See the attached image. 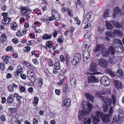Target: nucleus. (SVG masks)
Returning <instances> with one entry per match:
<instances>
[{
    "mask_svg": "<svg viewBox=\"0 0 124 124\" xmlns=\"http://www.w3.org/2000/svg\"><path fill=\"white\" fill-rule=\"evenodd\" d=\"M105 93H102L98 92L95 94L96 96L97 97L99 98L101 100L103 101L106 104L108 105L109 106H110L113 102V104L114 106L116 102V100L115 98V96L113 95L112 96V99L107 100V101H105L104 99L103 96H101L102 95H105Z\"/></svg>",
    "mask_w": 124,
    "mask_h": 124,
    "instance_id": "1",
    "label": "nucleus"
},
{
    "mask_svg": "<svg viewBox=\"0 0 124 124\" xmlns=\"http://www.w3.org/2000/svg\"><path fill=\"white\" fill-rule=\"evenodd\" d=\"M93 105L91 104L88 103L86 105V108H87L86 110L85 109V110H80L79 112V117L81 119L84 117L86 116H87L90 114V111L92 110L93 108Z\"/></svg>",
    "mask_w": 124,
    "mask_h": 124,
    "instance_id": "2",
    "label": "nucleus"
},
{
    "mask_svg": "<svg viewBox=\"0 0 124 124\" xmlns=\"http://www.w3.org/2000/svg\"><path fill=\"white\" fill-rule=\"evenodd\" d=\"M124 111L122 110H120L118 114V116H115L113 119V123L114 124H120L121 121L120 119L124 118Z\"/></svg>",
    "mask_w": 124,
    "mask_h": 124,
    "instance_id": "3",
    "label": "nucleus"
},
{
    "mask_svg": "<svg viewBox=\"0 0 124 124\" xmlns=\"http://www.w3.org/2000/svg\"><path fill=\"white\" fill-rule=\"evenodd\" d=\"M89 70L93 72V73H88V74L91 75H95L96 74H101V72H97L98 69V64L95 62L92 63L90 64Z\"/></svg>",
    "mask_w": 124,
    "mask_h": 124,
    "instance_id": "4",
    "label": "nucleus"
},
{
    "mask_svg": "<svg viewBox=\"0 0 124 124\" xmlns=\"http://www.w3.org/2000/svg\"><path fill=\"white\" fill-rule=\"evenodd\" d=\"M112 24L115 27L118 29L120 28L121 27V25L117 22L114 21H112L106 24L107 28L110 30H112L113 28V26H112Z\"/></svg>",
    "mask_w": 124,
    "mask_h": 124,
    "instance_id": "5",
    "label": "nucleus"
},
{
    "mask_svg": "<svg viewBox=\"0 0 124 124\" xmlns=\"http://www.w3.org/2000/svg\"><path fill=\"white\" fill-rule=\"evenodd\" d=\"M115 50L114 47L110 46L108 50H104L101 52L102 54L103 57H106L108 56L110 53L112 55H114L115 54Z\"/></svg>",
    "mask_w": 124,
    "mask_h": 124,
    "instance_id": "6",
    "label": "nucleus"
},
{
    "mask_svg": "<svg viewBox=\"0 0 124 124\" xmlns=\"http://www.w3.org/2000/svg\"><path fill=\"white\" fill-rule=\"evenodd\" d=\"M27 77L28 78L31 80L32 85H34V82L35 81L36 79V76L35 74L33 72L28 71L27 72Z\"/></svg>",
    "mask_w": 124,
    "mask_h": 124,
    "instance_id": "7",
    "label": "nucleus"
},
{
    "mask_svg": "<svg viewBox=\"0 0 124 124\" xmlns=\"http://www.w3.org/2000/svg\"><path fill=\"white\" fill-rule=\"evenodd\" d=\"M103 115V112L101 111H97L94 113L92 115V118H99L100 117L101 118Z\"/></svg>",
    "mask_w": 124,
    "mask_h": 124,
    "instance_id": "8",
    "label": "nucleus"
},
{
    "mask_svg": "<svg viewBox=\"0 0 124 124\" xmlns=\"http://www.w3.org/2000/svg\"><path fill=\"white\" fill-rule=\"evenodd\" d=\"M99 64L102 67L106 68L108 66V61L105 60L101 58L98 60Z\"/></svg>",
    "mask_w": 124,
    "mask_h": 124,
    "instance_id": "9",
    "label": "nucleus"
},
{
    "mask_svg": "<svg viewBox=\"0 0 124 124\" xmlns=\"http://www.w3.org/2000/svg\"><path fill=\"white\" fill-rule=\"evenodd\" d=\"M104 46L102 44L97 45L96 46L93 48V51L94 53H96L104 49Z\"/></svg>",
    "mask_w": 124,
    "mask_h": 124,
    "instance_id": "10",
    "label": "nucleus"
},
{
    "mask_svg": "<svg viewBox=\"0 0 124 124\" xmlns=\"http://www.w3.org/2000/svg\"><path fill=\"white\" fill-rule=\"evenodd\" d=\"M121 13V11L120 9L118 7H116L114 10L113 11L112 17L114 18L116 16H118L120 15Z\"/></svg>",
    "mask_w": 124,
    "mask_h": 124,
    "instance_id": "11",
    "label": "nucleus"
},
{
    "mask_svg": "<svg viewBox=\"0 0 124 124\" xmlns=\"http://www.w3.org/2000/svg\"><path fill=\"white\" fill-rule=\"evenodd\" d=\"M88 81L89 83L99 82V80L93 76H91V77H88Z\"/></svg>",
    "mask_w": 124,
    "mask_h": 124,
    "instance_id": "12",
    "label": "nucleus"
},
{
    "mask_svg": "<svg viewBox=\"0 0 124 124\" xmlns=\"http://www.w3.org/2000/svg\"><path fill=\"white\" fill-rule=\"evenodd\" d=\"M71 102L70 99L68 98L65 99L63 101L62 106H63L68 107L70 104Z\"/></svg>",
    "mask_w": 124,
    "mask_h": 124,
    "instance_id": "13",
    "label": "nucleus"
},
{
    "mask_svg": "<svg viewBox=\"0 0 124 124\" xmlns=\"http://www.w3.org/2000/svg\"><path fill=\"white\" fill-rule=\"evenodd\" d=\"M14 97L16 98L18 104L19 105H20L22 103V102L21 101L22 99V96H20L18 94L16 93L14 94Z\"/></svg>",
    "mask_w": 124,
    "mask_h": 124,
    "instance_id": "14",
    "label": "nucleus"
},
{
    "mask_svg": "<svg viewBox=\"0 0 124 124\" xmlns=\"http://www.w3.org/2000/svg\"><path fill=\"white\" fill-rule=\"evenodd\" d=\"M20 8L21 10V13H23L22 14H26V13H27L28 14H30V13H28L29 9L27 7L21 6L20 7Z\"/></svg>",
    "mask_w": 124,
    "mask_h": 124,
    "instance_id": "15",
    "label": "nucleus"
},
{
    "mask_svg": "<svg viewBox=\"0 0 124 124\" xmlns=\"http://www.w3.org/2000/svg\"><path fill=\"white\" fill-rule=\"evenodd\" d=\"M11 22V18L8 17L4 18L2 21V23L4 25H8L10 23H9Z\"/></svg>",
    "mask_w": 124,
    "mask_h": 124,
    "instance_id": "16",
    "label": "nucleus"
},
{
    "mask_svg": "<svg viewBox=\"0 0 124 124\" xmlns=\"http://www.w3.org/2000/svg\"><path fill=\"white\" fill-rule=\"evenodd\" d=\"M101 119L103 121L105 122H109V115L108 114H105L103 115L101 117Z\"/></svg>",
    "mask_w": 124,
    "mask_h": 124,
    "instance_id": "17",
    "label": "nucleus"
},
{
    "mask_svg": "<svg viewBox=\"0 0 124 124\" xmlns=\"http://www.w3.org/2000/svg\"><path fill=\"white\" fill-rule=\"evenodd\" d=\"M116 49L117 53L120 54L122 53L124 50V47L122 46H117Z\"/></svg>",
    "mask_w": 124,
    "mask_h": 124,
    "instance_id": "18",
    "label": "nucleus"
},
{
    "mask_svg": "<svg viewBox=\"0 0 124 124\" xmlns=\"http://www.w3.org/2000/svg\"><path fill=\"white\" fill-rule=\"evenodd\" d=\"M104 71L105 72L108 73L113 77H115V75L114 72L112 71L111 69H107L104 70Z\"/></svg>",
    "mask_w": 124,
    "mask_h": 124,
    "instance_id": "19",
    "label": "nucleus"
},
{
    "mask_svg": "<svg viewBox=\"0 0 124 124\" xmlns=\"http://www.w3.org/2000/svg\"><path fill=\"white\" fill-rule=\"evenodd\" d=\"M85 116L82 119H83V118H84V123L85 124H91V118H86V117H85ZM78 117L79 118V119H81L80 118V117H79V115L78 116Z\"/></svg>",
    "mask_w": 124,
    "mask_h": 124,
    "instance_id": "20",
    "label": "nucleus"
},
{
    "mask_svg": "<svg viewBox=\"0 0 124 124\" xmlns=\"http://www.w3.org/2000/svg\"><path fill=\"white\" fill-rule=\"evenodd\" d=\"M113 33L115 35L118 36H123L122 32L119 30H113Z\"/></svg>",
    "mask_w": 124,
    "mask_h": 124,
    "instance_id": "21",
    "label": "nucleus"
},
{
    "mask_svg": "<svg viewBox=\"0 0 124 124\" xmlns=\"http://www.w3.org/2000/svg\"><path fill=\"white\" fill-rule=\"evenodd\" d=\"M91 17V15L90 13H88L85 16V18H84L83 20V22H84L85 23H87L89 21L90 17Z\"/></svg>",
    "mask_w": 124,
    "mask_h": 124,
    "instance_id": "22",
    "label": "nucleus"
},
{
    "mask_svg": "<svg viewBox=\"0 0 124 124\" xmlns=\"http://www.w3.org/2000/svg\"><path fill=\"white\" fill-rule=\"evenodd\" d=\"M10 56H8L4 55L2 57V59L3 60V63H6V64L8 63L9 62V60L10 58Z\"/></svg>",
    "mask_w": 124,
    "mask_h": 124,
    "instance_id": "23",
    "label": "nucleus"
},
{
    "mask_svg": "<svg viewBox=\"0 0 124 124\" xmlns=\"http://www.w3.org/2000/svg\"><path fill=\"white\" fill-rule=\"evenodd\" d=\"M85 96L86 98L88 100H89V101H91L92 102H93V96L91 94L86 93L85 94Z\"/></svg>",
    "mask_w": 124,
    "mask_h": 124,
    "instance_id": "24",
    "label": "nucleus"
},
{
    "mask_svg": "<svg viewBox=\"0 0 124 124\" xmlns=\"http://www.w3.org/2000/svg\"><path fill=\"white\" fill-rule=\"evenodd\" d=\"M14 94H11L9 95L8 97L7 101L8 103H11L13 102L14 100Z\"/></svg>",
    "mask_w": 124,
    "mask_h": 124,
    "instance_id": "25",
    "label": "nucleus"
},
{
    "mask_svg": "<svg viewBox=\"0 0 124 124\" xmlns=\"http://www.w3.org/2000/svg\"><path fill=\"white\" fill-rule=\"evenodd\" d=\"M22 63L29 69H32V65L29 63L24 61H23Z\"/></svg>",
    "mask_w": 124,
    "mask_h": 124,
    "instance_id": "26",
    "label": "nucleus"
},
{
    "mask_svg": "<svg viewBox=\"0 0 124 124\" xmlns=\"http://www.w3.org/2000/svg\"><path fill=\"white\" fill-rule=\"evenodd\" d=\"M10 26L12 30L14 31L17 30V25L16 23H13L10 24Z\"/></svg>",
    "mask_w": 124,
    "mask_h": 124,
    "instance_id": "27",
    "label": "nucleus"
},
{
    "mask_svg": "<svg viewBox=\"0 0 124 124\" xmlns=\"http://www.w3.org/2000/svg\"><path fill=\"white\" fill-rule=\"evenodd\" d=\"M6 35L4 34H2L0 38V42L3 43L7 40Z\"/></svg>",
    "mask_w": 124,
    "mask_h": 124,
    "instance_id": "28",
    "label": "nucleus"
},
{
    "mask_svg": "<svg viewBox=\"0 0 124 124\" xmlns=\"http://www.w3.org/2000/svg\"><path fill=\"white\" fill-rule=\"evenodd\" d=\"M77 55H78V54H76L74 56L73 59L72 61V64L74 65H75L78 63Z\"/></svg>",
    "mask_w": 124,
    "mask_h": 124,
    "instance_id": "29",
    "label": "nucleus"
},
{
    "mask_svg": "<svg viewBox=\"0 0 124 124\" xmlns=\"http://www.w3.org/2000/svg\"><path fill=\"white\" fill-rule=\"evenodd\" d=\"M116 74L119 78L121 77L123 75V72L121 69H119L117 70Z\"/></svg>",
    "mask_w": 124,
    "mask_h": 124,
    "instance_id": "30",
    "label": "nucleus"
},
{
    "mask_svg": "<svg viewBox=\"0 0 124 124\" xmlns=\"http://www.w3.org/2000/svg\"><path fill=\"white\" fill-rule=\"evenodd\" d=\"M108 79V78L107 77H103L100 80V82L102 84L105 85V84L104 83H105L106 81Z\"/></svg>",
    "mask_w": 124,
    "mask_h": 124,
    "instance_id": "31",
    "label": "nucleus"
},
{
    "mask_svg": "<svg viewBox=\"0 0 124 124\" xmlns=\"http://www.w3.org/2000/svg\"><path fill=\"white\" fill-rule=\"evenodd\" d=\"M116 59L114 58L113 57H110L109 58L108 61L111 64H114L116 63Z\"/></svg>",
    "mask_w": 124,
    "mask_h": 124,
    "instance_id": "32",
    "label": "nucleus"
},
{
    "mask_svg": "<svg viewBox=\"0 0 124 124\" xmlns=\"http://www.w3.org/2000/svg\"><path fill=\"white\" fill-rule=\"evenodd\" d=\"M87 103H88L86 102L85 100H83L82 101L81 105L83 109L82 110H85V109L86 108V105Z\"/></svg>",
    "mask_w": 124,
    "mask_h": 124,
    "instance_id": "33",
    "label": "nucleus"
},
{
    "mask_svg": "<svg viewBox=\"0 0 124 124\" xmlns=\"http://www.w3.org/2000/svg\"><path fill=\"white\" fill-rule=\"evenodd\" d=\"M104 29V27L102 25L99 26L98 28V31L101 33H102L103 32Z\"/></svg>",
    "mask_w": 124,
    "mask_h": 124,
    "instance_id": "34",
    "label": "nucleus"
},
{
    "mask_svg": "<svg viewBox=\"0 0 124 124\" xmlns=\"http://www.w3.org/2000/svg\"><path fill=\"white\" fill-rule=\"evenodd\" d=\"M55 68L58 70H61V66L60 64V62L57 61L54 64Z\"/></svg>",
    "mask_w": 124,
    "mask_h": 124,
    "instance_id": "35",
    "label": "nucleus"
},
{
    "mask_svg": "<svg viewBox=\"0 0 124 124\" xmlns=\"http://www.w3.org/2000/svg\"><path fill=\"white\" fill-rule=\"evenodd\" d=\"M39 98L37 97H35L33 101V104L34 106H36L38 102Z\"/></svg>",
    "mask_w": 124,
    "mask_h": 124,
    "instance_id": "36",
    "label": "nucleus"
},
{
    "mask_svg": "<svg viewBox=\"0 0 124 124\" xmlns=\"http://www.w3.org/2000/svg\"><path fill=\"white\" fill-rule=\"evenodd\" d=\"M113 42L116 44L120 45H122L123 44L121 41L119 39H114L113 40Z\"/></svg>",
    "mask_w": 124,
    "mask_h": 124,
    "instance_id": "37",
    "label": "nucleus"
},
{
    "mask_svg": "<svg viewBox=\"0 0 124 124\" xmlns=\"http://www.w3.org/2000/svg\"><path fill=\"white\" fill-rule=\"evenodd\" d=\"M113 83L114 85H122V83L120 81L118 80H114Z\"/></svg>",
    "mask_w": 124,
    "mask_h": 124,
    "instance_id": "38",
    "label": "nucleus"
},
{
    "mask_svg": "<svg viewBox=\"0 0 124 124\" xmlns=\"http://www.w3.org/2000/svg\"><path fill=\"white\" fill-rule=\"evenodd\" d=\"M51 35L45 34L42 36V38L44 39H49L51 38Z\"/></svg>",
    "mask_w": 124,
    "mask_h": 124,
    "instance_id": "39",
    "label": "nucleus"
},
{
    "mask_svg": "<svg viewBox=\"0 0 124 124\" xmlns=\"http://www.w3.org/2000/svg\"><path fill=\"white\" fill-rule=\"evenodd\" d=\"M46 46H47L49 48H51L53 45L52 42L50 41H47L46 42Z\"/></svg>",
    "mask_w": 124,
    "mask_h": 124,
    "instance_id": "40",
    "label": "nucleus"
},
{
    "mask_svg": "<svg viewBox=\"0 0 124 124\" xmlns=\"http://www.w3.org/2000/svg\"><path fill=\"white\" fill-rule=\"evenodd\" d=\"M93 122V124H99V122L100 121L99 118H92Z\"/></svg>",
    "mask_w": 124,
    "mask_h": 124,
    "instance_id": "41",
    "label": "nucleus"
},
{
    "mask_svg": "<svg viewBox=\"0 0 124 124\" xmlns=\"http://www.w3.org/2000/svg\"><path fill=\"white\" fill-rule=\"evenodd\" d=\"M107 35L108 37H115L114 34L112 32H108L107 34Z\"/></svg>",
    "mask_w": 124,
    "mask_h": 124,
    "instance_id": "42",
    "label": "nucleus"
},
{
    "mask_svg": "<svg viewBox=\"0 0 124 124\" xmlns=\"http://www.w3.org/2000/svg\"><path fill=\"white\" fill-rule=\"evenodd\" d=\"M109 9H107L106 10L105 12H104V16L105 18L108 16L109 15Z\"/></svg>",
    "mask_w": 124,
    "mask_h": 124,
    "instance_id": "43",
    "label": "nucleus"
},
{
    "mask_svg": "<svg viewBox=\"0 0 124 124\" xmlns=\"http://www.w3.org/2000/svg\"><path fill=\"white\" fill-rule=\"evenodd\" d=\"M17 69H18L17 71L20 74L23 72V68L21 66H18L17 67Z\"/></svg>",
    "mask_w": 124,
    "mask_h": 124,
    "instance_id": "44",
    "label": "nucleus"
},
{
    "mask_svg": "<svg viewBox=\"0 0 124 124\" xmlns=\"http://www.w3.org/2000/svg\"><path fill=\"white\" fill-rule=\"evenodd\" d=\"M76 80L75 78H72L70 79V83L71 85H75L76 84Z\"/></svg>",
    "mask_w": 124,
    "mask_h": 124,
    "instance_id": "45",
    "label": "nucleus"
},
{
    "mask_svg": "<svg viewBox=\"0 0 124 124\" xmlns=\"http://www.w3.org/2000/svg\"><path fill=\"white\" fill-rule=\"evenodd\" d=\"M8 86V91L10 92H14V87L16 86Z\"/></svg>",
    "mask_w": 124,
    "mask_h": 124,
    "instance_id": "46",
    "label": "nucleus"
},
{
    "mask_svg": "<svg viewBox=\"0 0 124 124\" xmlns=\"http://www.w3.org/2000/svg\"><path fill=\"white\" fill-rule=\"evenodd\" d=\"M114 108V107L112 106L109 109V114L110 116H111L113 113V108Z\"/></svg>",
    "mask_w": 124,
    "mask_h": 124,
    "instance_id": "47",
    "label": "nucleus"
},
{
    "mask_svg": "<svg viewBox=\"0 0 124 124\" xmlns=\"http://www.w3.org/2000/svg\"><path fill=\"white\" fill-rule=\"evenodd\" d=\"M95 0H91L90 1V5L92 7H93L96 6V4L95 3Z\"/></svg>",
    "mask_w": 124,
    "mask_h": 124,
    "instance_id": "48",
    "label": "nucleus"
},
{
    "mask_svg": "<svg viewBox=\"0 0 124 124\" xmlns=\"http://www.w3.org/2000/svg\"><path fill=\"white\" fill-rule=\"evenodd\" d=\"M66 80V79L65 78H63L62 80L59 83V85H66L67 84L66 83H64V81Z\"/></svg>",
    "mask_w": 124,
    "mask_h": 124,
    "instance_id": "49",
    "label": "nucleus"
},
{
    "mask_svg": "<svg viewBox=\"0 0 124 124\" xmlns=\"http://www.w3.org/2000/svg\"><path fill=\"white\" fill-rule=\"evenodd\" d=\"M19 87L20 88L19 89L20 92V93L25 92V88L24 87L22 86H20Z\"/></svg>",
    "mask_w": 124,
    "mask_h": 124,
    "instance_id": "50",
    "label": "nucleus"
},
{
    "mask_svg": "<svg viewBox=\"0 0 124 124\" xmlns=\"http://www.w3.org/2000/svg\"><path fill=\"white\" fill-rule=\"evenodd\" d=\"M84 55V56L88 58H89L90 57V52L87 51L85 53L83 54V56Z\"/></svg>",
    "mask_w": 124,
    "mask_h": 124,
    "instance_id": "51",
    "label": "nucleus"
},
{
    "mask_svg": "<svg viewBox=\"0 0 124 124\" xmlns=\"http://www.w3.org/2000/svg\"><path fill=\"white\" fill-rule=\"evenodd\" d=\"M30 47L29 46L25 47L23 49L24 52H28L30 50Z\"/></svg>",
    "mask_w": 124,
    "mask_h": 124,
    "instance_id": "52",
    "label": "nucleus"
},
{
    "mask_svg": "<svg viewBox=\"0 0 124 124\" xmlns=\"http://www.w3.org/2000/svg\"><path fill=\"white\" fill-rule=\"evenodd\" d=\"M39 81L38 82V85H42L43 83V80L41 78H39Z\"/></svg>",
    "mask_w": 124,
    "mask_h": 124,
    "instance_id": "53",
    "label": "nucleus"
},
{
    "mask_svg": "<svg viewBox=\"0 0 124 124\" xmlns=\"http://www.w3.org/2000/svg\"><path fill=\"white\" fill-rule=\"evenodd\" d=\"M60 60L62 62H64L65 60L64 56L62 55H61L60 57Z\"/></svg>",
    "mask_w": 124,
    "mask_h": 124,
    "instance_id": "54",
    "label": "nucleus"
},
{
    "mask_svg": "<svg viewBox=\"0 0 124 124\" xmlns=\"http://www.w3.org/2000/svg\"><path fill=\"white\" fill-rule=\"evenodd\" d=\"M4 64V63H1V65L0 66V69L1 70H3L5 69V65Z\"/></svg>",
    "mask_w": 124,
    "mask_h": 124,
    "instance_id": "55",
    "label": "nucleus"
},
{
    "mask_svg": "<svg viewBox=\"0 0 124 124\" xmlns=\"http://www.w3.org/2000/svg\"><path fill=\"white\" fill-rule=\"evenodd\" d=\"M8 110L11 111L12 113H15L16 111V109L15 108H8Z\"/></svg>",
    "mask_w": 124,
    "mask_h": 124,
    "instance_id": "56",
    "label": "nucleus"
},
{
    "mask_svg": "<svg viewBox=\"0 0 124 124\" xmlns=\"http://www.w3.org/2000/svg\"><path fill=\"white\" fill-rule=\"evenodd\" d=\"M16 35L19 37H20L23 35L22 33L20 31H19L17 32Z\"/></svg>",
    "mask_w": 124,
    "mask_h": 124,
    "instance_id": "57",
    "label": "nucleus"
},
{
    "mask_svg": "<svg viewBox=\"0 0 124 124\" xmlns=\"http://www.w3.org/2000/svg\"><path fill=\"white\" fill-rule=\"evenodd\" d=\"M78 4L79 5L80 7L81 8H82L83 7V5L82 3V2L80 0H78Z\"/></svg>",
    "mask_w": 124,
    "mask_h": 124,
    "instance_id": "58",
    "label": "nucleus"
},
{
    "mask_svg": "<svg viewBox=\"0 0 124 124\" xmlns=\"http://www.w3.org/2000/svg\"><path fill=\"white\" fill-rule=\"evenodd\" d=\"M12 47L11 46H9L7 47L6 48V50L7 51H9L10 50L12 51Z\"/></svg>",
    "mask_w": 124,
    "mask_h": 124,
    "instance_id": "59",
    "label": "nucleus"
},
{
    "mask_svg": "<svg viewBox=\"0 0 124 124\" xmlns=\"http://www.w3.org/2000/svg\"><path fill=\"white\" fill-rule=\"evenodd\" d=\"M67 10H68L67 12L68 13V15L70 16L71 17H72L73 16L72 12L68 9H67Z\"/></svg>",
    "mask_w": 124,
    "mask_h": 124,
    "instance_id": "60",
    "label": "nucleus"
},
{
    "mask_svg": "<svg viewBox=\"0 0 124 124\" xmlns=\"http://www.w3.org/2000/svg\"><path fill=\"white\" fill-rule=\"evenodd\" d=\"M0 119L2 122H4L6 120L5 116L4 115L2 116L0 118Z\"/></svg>",
    "mask_w": 124,
    "mask_h": 124,
    "instance_id": "61",
    "label": "nucleus"
},
{
    "mask_svg": "<svg viewBox=\"0 0 124 124\" xmlns=\"http://www.w3.org/2000/svg\"><path fill=\"white\" fill-rule=\"evenodd\" d=\"M33 62L34 63V64H37L38 63V61L37 59L35 58V59H33L32 60Z\"/></svg>",
    "mask_w": 124,
    "mask_h": 124,
    "instance_id": "62",
    "label": "nucleus"
},
{
    "mask_svg": "<svg viewBox=\"0 0 124 124\" xmlns=\"http://www.w3.org/2000/svg\"><path fill=\"white\" fill-rule=\"evenodd\" d=\"M21 77L23 79H25L26 78V76L24 74H22L20 75Z\"/></svg>",
    "mask_w": 124,
    "mask_h": 124,
    "instance_id": "63",
    "label": "nucleus"
},
{
    "mask_svg": "<svg viewBox=\"0 0 124 124\" xmlns=\"http://www.w3.org/2000/svg\"><path fill=\"white\" fill-rule=\"evenodd\" d=\"M33 124H37L38 123V121L37 119L35 118L33 119Z\"/></svg>",
    "mask_w": 124,
    "mask_h": 124,
    "instance_id": "64",
    "label": "nucleus"
}]
</instances>
